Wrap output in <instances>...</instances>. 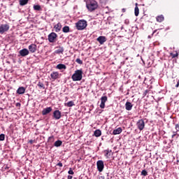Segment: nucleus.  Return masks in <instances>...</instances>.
<instances>
[{
  "label": "nucleus",
  "instance_id": "f257e3e1",
  "mask_svg": "<svg viewBox=\"0 0 179 179\" xmlns=\"http://www.w3.org/2000/svg\"><path fill=\"white\" fill-rule=\"evenodd\" d=\"M86 8L89 12H94V10L99 8V3L96 0H89L86 3Z\"/></svg>",
  "mask_w": 179,
  "mask_h": 179
},
{
  "label": "nucleus",
  "instance_id": "f03ea898",
  "mask_svg": "<svg viewBox=\"0 0 179 179\" xmlns=\"http://www.w3.org/2000/svg\"><path fill=\"white\" fill-rule=\"evenodd\" d=\"M83 71L82 69L76 70L71 76L73 82H79L83 78Z\"/></svg>",
  "mask_w": 179,
  "mask_h": 179
},
{
  "label": "nucleus",
  "instance_id": "7ed1b4c3",
  "mask_svg": "<svg viewBox=\"0 0 179 179\" xmlns=\"http://www.w3.org/2000/svg\"><path fill=\"white\" fill-rule=\"evenodd\" d=\"M77 30H85L87 27V21L85 20H80L76 23Z\"/></svg>",
  "mask_w": 179,
  "mask_h": 179
},
{
  "label": "nucleus",
  "instance_id": "20e7f679",
  "mask_svg": "<svg viewBox=\"0 0 179 179\" xmlns=\"http://www.w3.org/2000/svg\"><path fill=\"white\" fill-rule=\"evenodd\" d=\"M9 29H10L9 23L1 24L0 25V34H3L4 33H6V31H9Z\"/></svg>",
  "mask_w": 179,
  "mask_h": 179
},
{
  "label": "nucleus",
  "instance_id": "39448f33",
  "mask_svg": "<svg viewBox=\"0 0 179 179\" xmlns=\"http://www.w3.org/2000/svg\"><path fill=\"white\" fill-rule=\"evenodd\" d=\"M136 125L139 131H143L145 129V120L143 119L138 120Z\"/></svg>",
  "mask_w": 179,
  "mask_h": 179
},
{
  "label": "nucleus",
  "instance_id": "423d86ee",
  "mask_svg": "<svg viewBox=\"0 0 179 179\" xmlns=\"http://www.w3.org/2000/svg\"><path fill=\"white\" fill-rule=\"evenodd\" d=\"M48 37L49 43H55V41H57L58 35L55 32H52L48 35Z\"/></svg>",
  "mask_w": 179,
  "mask_h": 179
},
{
  "label": "nucleus",
  "instance_id": "0eeeda50",
  "mask_svg": "<svg viewBox=\"0 0 179 179\" xmlns=\"http://www.w3.org/2000/svg\"><path fill=\"white\" fill-rule=\"evenodd\" d=\"M96 167H97L98 171H99V173H101V171L104 170V162H103V160L97 161Z\"/></svg>",
  "mask_w": 179,
  "mask_h": 179
},
{
  "label": "nucleus",
  "instance_id": "6e6552de",
  "mask_svg": "<svg viewBox=\"0 0 179 179\" xmlns=\"http://www.w3.org/2000/svg\"><path fill=\"white\" fill-rule=\"evenodd\" d=\"M50 78L52 80H57V79H59L61 78V74L58 71H53L50 74Z\"/></svg>",
  "mask_w": 179,
  "mask_h": 179
},
{
  "label": "nucleus",
  "instance_id": "1a4fd4ad",
  "mask_svg": "<svg viewBox=\"0 0 179 179\" xmlns=\"http://www.w3.org/2000/svg\"><path fill=\"white\" fill-rule=\"evenodd\" d=\"M107 100H108L107 96H101V104L99 106L100 108H105L106 101H107Z\"/></svg>",
  "mask_w": 179,
  "mask_h": 179
},
{
  "label": "nucleus",
  "instance_id": "9d476101",
  "mask_svg": "<svg viewBox=\"0 0 179 179\" xmlns=\"http://www.w3.org/2000/svg\"><path fill=\"white\" fill-rule=\"evenodd\" d=\"M28 48L30 52L34 54V52L37 51V45L34 43L31 44L30 45H29Z\"/></svg>",
  "mask_w": 179,
  "mask_h": 179
},
{
  "label": "nucleus",
  "instance_id": "9b49d317",
  "mask_svg": "<svg viewBox=\"0 0 179 179\" xmlns=\"http://www.w3.org/2000/svg\"><path fill=\"white\" fill-rule=\"evenodd\" d=\"M54 120H60L61 119V111L56 110L53 112L52 115Z\"/></svg>",
  "mask_w": 179,
  "mask_h": 179
},
{
  "label": "nucleus",
  "instance_id": "f8f14e48",
  "mask_svg": "<svg viewBox=\"0 0 179 179\" xmlns=\"http://www.w3.org/2000/svg\"><path fill=\"white\" fill-rule=\"evenodd\" d=\"M96 41H99V44H101V45H103V44H104L106 41H107V38H106V36H101L96 38Z\"/></svg>",
  "mask_w": 179,
  "mask_h": 179
},
{
  "label": "nucleus",
  "instance_id": "ddd939ff",
  "mask_svg": "<svg viewBox=\"0 0 179 179\" xmlns=\"http://www.w3.org/2000/svg\"><path fill=\"white\" fill-rule=\"evenodd\" d=\"M19 53H20V55H21V57H26V56L29 55V50L24 48V49L20 50Z\"/></svg>",
  "mask_w": 179,
  "mask_h": 179
},
{
  "label": "nucleus",
  "instance_id": "4468645a",
  "mask_svg": "<svg viewBox=\"0 0 179 179\" xmlns=\"http://www.w3.org/2000/svg\"><path fill=\"white\" fill-rule=\"evenodd\" d=\"M52 111V108L51 107H48V108H44L43 110H42V115H47V114H50V113Z\"/></svg>",
  "mask_w": 179,
  "mask_h": 179
},
{
  "label": "nucleus",
  "instance_id": "2eb2a0df",
  "mask_svg": "<svg viewBox=\"0 0 179 179\" xmlns=\"http://www.w3.org/2000/svg\"><path fill=\"white\" fill-rule=\"evenodd\" d=\"M133 107H134V105L132 104V103H131L129 101L126 102L125 108L127 111H131V110H132Z\"/></svg>",
  "mask_w": 179,
  "mask_h": 179
},
{
  "label": "nucleus",
  "instance_id": "dca6fc26",
  "mask_svg": "<svg viewBox=\"0 0 179 179\" xmlns=\"http://www.w3.org/2000/svg\"><path fill=\"white\" fill-rule=\"evenodd\" d=\"M54 29H55L56 33H59V31H61V29H62V25L61 24V22H58L57 24L54 26Z\"/></svg>",
  "mask_w": 179,
  "mask_h": 179
},
{
  "label": "nucleus",
  "instance_id": "f3484780",
  "mask_svg": "<svg viewBox=\"0 0 179 179\" xmlns=\"http://www.w3.org/2000/svg\"><path fill=\"white\" fill-rule=\"evenodd\" d=\"M64 47L62 46H59L57 48V50H55V54H64Z\"/></svg>",
  "mask_w": 179,
  "mask_h": 179
},
{
  "label": "nucleus",
  "instance_id": "a211bd4d",
  "mask_svg": "<svg viewBox=\"0 0 179 179\" xmlns=\"http://www.w3.org/2000/svg\"><path fill=\"white\" fill-rule=\"evenodd\" d=\"M25 92H26V88H24V87H20L17 90V94H24Z\"/></svg>",
  "mask_w": 179,
  "mask_h": 179
},
{
  "label": "nucleus",
  "instance_id": "6ab92c4d",
  "mask_svg": "<svg viewBox=\"0 0 179 179\" xmlns=\"http://www.w3.org/2000/svg\"><path fill=\"white\" fill-rule=\"evenodd\" d=\"M121 132H122V129L121 127H119L116 129H114L113 134V135H120Z\"/></svg>",
  "mask_w": 179,
  "mask_h": 179
},
{
  "label": "nucleus",
  "instance_id": "aec40b11",
  "mask_svg": "<svg viewBox=\"0 0 179 179\" xmlns=\"http://www.w3.org/2000/svg\"><path fill=\"white\" fill-rule=\"evenodd\" d=\"M156 20H157V22H159V23H162V22H163L164 20V16H163V15H158L156 17Z\"/></svg>",
  "mask_w": 179,
  "mask_h": 179
},
{
  "label": "nucleus",
  "instance_id": "412c9836",
  "mask_svg": "<svg viewBox=\"0 0 179 179\" xmlns=\"http://www.w3.org/2000/svg\"><path fill=\"white\" fill-rule=\"evenodd\" d=\"M56 69H66V66L65 64H59L56 66Z\"/></svg>",
  "mask_w": 179,
  "mask_h": 179
},
{
  "label": "nucleus",
  "instance_id": "4be33fe9",
  "mask_svg": "<svg viewBox=\"0 0 179 179\" xmlns=\"http://www.w3.org/2000/svg\"><path fill=\"white\" fill-rule=\"evenodd\" d=\"M94 135L96 138H99V136H101V130H100V129L95 130L94 132Z\"/></svg>",
  "mask_w": 179,
  "mask_h": 179
},
{
  "label": "nucleus",
  "instance_id": "5701e85b",
  "mask_svg": "<svg viewBox=\"0 0 179 179\" xmlns=\"http://www.w3.org/2000/svg\"><path fill=\"white\" fill-rule=\"evenodd\" d=\"M135 16H139V8L138 7V3H136V7L134 8Z\"/></svg>",
  "mask_w": 179,
  "mask_h": 179
},
{
  "label": "nucleus",
  "instance_id": "b1692460",
  "mask_svg": "<svg viewBox=\"0 0 179 179\" xmlns=\"http://www.w3.org/2000/svg\"><path fill=\"white\" fill-rule=\"evenodd\" d=\"M64 106H66V107H73V106H75V102H73V101H70L67 103H65Z\"/></svg>",
  "mask_w": 179,
  "mask_h": 179
},
{
  "label": "nucleus",
  "instance_id": "393cba45",
  "mask_svg": "<svg viewBox=\"0 0 179 179\" xmlns=\"http://www.w3.org/2000/svg\"><path fill=\"white\" fill-rule=\"evenodd\" d=\"M54 146H55L56 148H59V146H62V141L60 140L55 141L54 143Z\"/></svg>",
  "mask_w": 179,
  "mask_h": 179
},
{
  "label": "nucleus",
  "instance_id": "a878e982",
  "mask_svg": "<svg viewBox=\"0 0 179 179\" xmlns=\"http://www.w3.org/2000/svg\"><path fill=\"white\" fill-rule=\"evenodd\" d=\"M29 3V0H20V5L21 6H24V5H27Z\"/></svg>",
  "mask_w": 179,
  "mask_h": 179
},
{
  "label": "nucleus",
  "instance_id": "bb28decb",
  "mask_svg": "<svg viewBox=\"0 0 179 179\" xmlns=\"http://www.w3.org/2000/svg\"><path fill=\"white\" fill-rule=\"evenodd\" d=\"M112 152L113 151L111 150H105V152H106L105 156H106V157L108 158L109 156H111V152Z\"/></svg>",
  "mask_w": 179,
  "mask_h": 179
},
{
  "label": "nucleus",
  "instance_id": "cd10ccee",
  "mask_svg": "<svg viewBox=\"0 0 179 179\" xmlns=\"http://www.w3.org/2000/svg\"><path fill=\"white\" fill-rule=\"evenodd\" d=\"M70 28L69 26H65L62 29L63 33H69Z\"/></svg>",
  "mask_w": 179,
  "mask_h": 179
},
{
  "label": "nucleus",
  "instance_id": "c85d7f7f",
  "mask_svg": "<svg viewBox=\"0 0 179 179\" xmlns=\"http://www.w3.org/2000/svg\"><path fill=\"white\" fill-rule=\"evenodd\" d=\"M37 86L39 87V89H45L44 84L41 82H38V83L37 84Z\"/></svg>",
  "mask_w": 179,
  "mask_h": 179
},
{
  "label": "nucleus",
  "instance_id": "c756f323",
  "mask_svg": "<svg viewBox=\"0 0 179 179\" xmlns=\"http://www.w3.org/2000/svg\"><path fill=\"white\" fill-rule=\"evenodd\" d=\"M34 10H41V6L40 5H34Z\"/></svg>",
  "mask_w": 179,
  "mask_h": 179
},
{
  "label": "nucleus",
  "instance_id": "7c9ffc66",
  "mask_svg": "<svg viewBox=\"0 0 179 179\" xmlns=\"http://www.w3.org/2000/svg\"><path fill=\"white\" fill-rule=\"evenodd\" d=\"M48 141L50 143H52L55 141L54 136H50Z\"/></svg>",
  "mask_w": 179,
  "mask_h": 179
},
{
  "label": "nucleus",
  "instance_id": "2f4dec72",
  "mask_svg": "<svg viewBox=\"0 0 179 179\" xmlns=\"http://www.w3.org/2000/svg\"><path fill=\"white\" fill-rule=\"evenodd\" d=\"M141 176H144V177H146V176H148V171H146V170H143L142 171H141Z\"/></svg>",
  "mask_w": 179,
  "mask_h": 179
},
{
  "label": "nucleus",
  "instance_id": "473e14b6",
  "mask_svg": "<svg viewBox=\"0 0 179 179\" xmlns=\"http://www.w3.org/2000/svg\"><path fill=\"white\" fill-rule=\"evenodd\" d=\"M76 62H77V64H79L80 65H82L83 64V62L80 58L76 59Z\"/></svg>",
  "mask_w": 179,
  "mask_h": 179
},
{
  "label": "nucleus",
  "instance_id": "72a5a7b5",
  "mask_svg": "<svg viewBox=\"0 0 179 179\" xmlns=\"http://www.w3.org/2000/svg\"><path fill=\"white\" fill-rule=\"evenodd\" d=\"M0 141H5V134H0Z\"/></svg>",
  "mask_w": 179,
  "mask_h": 179
},
{
  "label": "nucleus",
  "instance_id": "f704fd0d",
  "mask_svg": "<svg viewBox=\"0 0 179 179\" xmlns=\"http://www.w3.org/2000/svg\"><path fill=\"white\" fill-rule=\"evenodd\" d=\"M69 174L73 176V174H75V173L73 172V171L72 170V168L69 169V171H68Z\"/></svg>",
  "mask_w": 179,
  "mask_h": 179
},
{
  "label": "nucleus",
  "instance_id": "c9c22d12",
  "mask_svg": "<svg viewBox=\"0 0 179 179\" xmlns=\"http://www.w3.org/2000/svg\"><path fill=\"white\" fill-rule=\"evenodd\" d=\"M171 57H172V58H176V57H178V53H171Z\"/></svg>",
  "mask_w": 179,
  "mask_h": 179
},
{
  "label": "nucleus",
  "instance_id": "e433bc0d",
  "mask_svg": "<svg viewBox=\"0 0 179 179\" xmlns=\"http://www.w3.org/2000/svg\"><path fill=\"white\" fill-rule=\"evenodd\" d=\"M176 131H175V132H178V131H179V124H176Z\"/></svg>",
  "mask_w": 179,
  "mask_h": 179
},
{
  "label": "nucleus",
  "instance_id": "4c0bfd02",
  "mask_svg": "<svg viewBox=\"0 0 179 179\" xmlns=\"http://www.w3.org/2000/svg\"><path fill=\"white\" fill-rule=\"evenodd\" d=\"M35 142H36V140H29V143H30L31 145H33V143Z\"/></svg>",
  "mask_w": 179,
  "mask_h": 179
},
{
  "label": "nucleus",
  "instance_id": "58836bf2",
  "mask_svg": "<svg viewBox=\"0 0 179 179\" xmlns=\"http://www.w3.org/2000/svg\"><path fill=\"white\" fill-rule=\"evenodd\" d=\"M57 166H58L59 167H62V162H59L57 164Z\"/></svg>",
  "mask_w": 179,
  "mask_h": 179
},
{
  "label": "nucleus",
  "instance_id": "ea45409f",
  "mask_svg": "<svg viewBox=\"0 0 179 179\" xmlns=\"http://www.w3.org/2000/svg\"><path fill=\"white\" fill-rule=\"evenodd\" d=\"M177 132L173 131V134L172 135V138H174V136H176Z\"/></svg>",
  "mask_w": 179,
  "mask_h": 179
},
{
  "label": "nucleus",
  "instance_id": "a19ab883",
  "mask_svg": "<svg viewBox=\"0 0 179 179\" xmlns=\"http://www.w3.org/2000/svg\"><path fill=\"white\" fill-rule=\"evenodd\" d=\"M68 179H72L73 178V176H71V175H69L68 177H67Z\"/></svg>",
  "mask_w": 179,
  "mask_h": 179
},
{
  "label": "nucleus",
  "instance_id": "79ce46f5",
  "mask_svg": "<svg viewBox=\"0 0 179 179\" xmlns=\"http://www.w3.org/2000/svg\"><path fill=\"white\" fill-rule=\"evenodd\" d=\"M16 106H17V107H20V103H16Z\"/></svg>",
  "mask_w": 179,
  "mask_h": 179
},
{
  "label": "nucleus",
  "instance_id": "37998d69",
  "mask_svg": "<svg viewBox=\"0 0 179 179\" xmlns=\"http://www.w3.org/2000/svg\"><path fill=\"white\" fill-rule=\"evenodd\" d=\"M178 86H179V80L178 81V83H177V84L176 85V87H178Z\"/></svg>",
  "mask_w": 179,
  "mask_h": 179
},
{
  "label": "nucleus",
  "instance_id": "c03bdc74",
  "mask_svg": "<svg viewBox=\"0 0 179 179\" xmlns=\"http://www.w3.org/2000/svg\"><path fill=\"white\" fill-rule=\"evenodd\" d=\"M99 179H105L104 176H100Z\"/></svg>",
  "mask_w": 179,
  "mask_h": 179
},
{
  "label": "nucleus",
  "instance_id": "a18cd8bd",
  "mask_svg": "<svg viewBox=\"0 0 179 179\" xmlns=\"http://www.w3.org/2000/svg\"><path fill=\"white\" fill-rule=\"evenodd\" d=\"M156 31H157V30H155L153 32V34H155V33H156Z\"/></svg>",
  "mask_w": 179,
  "mask_h": 179
},
{
  "label": "nucleus",
  "instance_id": "49530a36",
  "mask_svg": "<svg viewBox=\"0 0 179 179\" xmlns=\"http://www.w3.org/2000/svg\"><path fill=\"white\" fill-rule=\"evenodd\" d=\"M122 12H125V8H123V9H122Z\"/></svg>",
  "mask_w": 179,
  "mask_h": 179
}]
</instances>
